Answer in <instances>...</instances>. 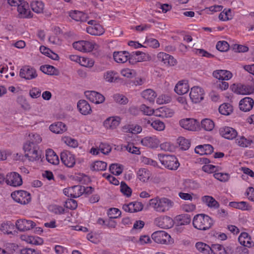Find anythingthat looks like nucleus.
<instances>
[{
    "label": "nucleus",
    "mask_w": 254,
    "mask_h": 254,
    "mask_svg": "<svg viewBox=\"0 0 254 254\" xmlns=\"http://www.w3.org/2000/svg\"><path fill=\"white\" fill-rule=\"evenodd\" d=\"M158 159L164 167L170 170H176L180 166L178 159L174 155L158 154Z\"/></svg>",
    "instance_id": "nucleus-3"
},
{
    "label": "nucleus",
    "mask_w": 254,
    "mask_h": 254,
    "mask_svg": "<svg viewBox=\"0 0 254 254\" xmlns=\"http://www.w3.org/2000/svg\"><path fill=\"white\" fill-rule=\"evenodd\" d=\"M120 73L122 76L128 79H131L136 75V71L133 69L128 68L122 69Z\"/></svg>",
    "instance_id": "nucleus-63"
},
{
    "label": "nucleus",
    "mask_w": 254,
    "mask_h": 254,
    "mask_svg": "<svg viewBox=\"0 0 254 254\" xmlns=\"http://www.w3.org/2000/svg\"><path fill=\"white\" fill-rule=\"evenodd\" d=\"M46 157L47 161L53 165H58L60 162L58 156L51 149L46 150Z\"/></svg>",
    "instance_id": "nucleus-43"
},
{
    "label": "nucleus",
    "mask_w": 254,
    "mask_h": 254,
    "mask_svg": "<svg viewBox=\"0 0 254 254\" xmlns=\"http://www.w3.org/2000/svg\"><path fill=\"white\" fill-rule=\"evenodd\" d=\"M6 183L12 187H19L22 185V180L18 173L12 172L6 175Z\"/></svg>",
    "instance_id": "nucleus-18"
},
{
    "label": "nucleus",
    "mask_w": 254,
    "mask_h": 254,
    "mask_svg": "<svg viewBox=\"0 0 254 254\" xmlns=\"http://www.w3.org/2000/svg\"><path fill=\"white\" fill-rule=\"evenodd\" d=\"M38 149L37 145L31 143H25L23 145L25 156L30 161H36L41 158V152Z\"/></svg>",
    "instance_id": "nucleus-4"
},
{
    "label": "nucleus",
    "mask_w": 254,
    "mask_h": 254,
    "mask_svg": "<svg viewBox=\"0 0 254 254\" xmlns=\"http://www.w3.org/2000/svg\"><path fill=\"white\" fill-rule=\"evenodd\" d=\"M160 141L158 137L154 135L147 136L140 140V144L145 147L151 149H156L159 146Z\"/></svg>",
    "instance_id": "nucleus-13"
},
{
    "label": "nucleus",
    "mask_w": 254,
    "mask_h": 254,
    "mask_svg": "<svg viewBox=\"0 0 254 254\" xmlns=\"http://www.w3.org/2000/svg\"><path fill=\"white\" fill-rule=\"evenodd\" d=\"M84 95L87 99L95 104H101L105 100L102 94L95 91H86Z\"/></svg>",
    "instance_id": "nucleus-20"
},
{
    "label": "nucleus",
    "mask_w": 254,
    "mask_h": 254,
    "mask_svg": "<svg viewBox=\"0 0 254 254\" xmlns=\"http://www.w3.org/2000/svg\"><path fill=\"white\" fill-rule=\"evenodd\" d=\"M39 50L42 54L49 57L52 60L55 61H58L60 59L59 56L58 54L53 52L49 48L44 46H41L40 47Z\"/></svg>",
    "instance_id": "nucleus-44"
},
{
    "label": "nucleus",
    "mask_w": 254,
    "mask_h": 254,
    "mask_svg": "<svg viewBox=\"0 0 254 254\" xmlns=\"http://www.w3.org/2000/svg\"><path fill=\"white\" fill-rule=\"evenodd\" d=\"M175 114L173 109L167 106H163L156 109L155 116L161 118L172 117Z\"/></svg>",
    "instance_id": "nucleus-25"
},
{
    "label": "nucleus",
    "mask_w": 254,
    "mask_h": 254,
    "mask_svg": "<svg viewBox=\"0 0 254 254\" xmlns=\"http://www.w3.org/2000/svg\"><path fill=\"white\" fill-rule=\"evenodd\" d=\"M177 143L179 144L180 148L184 150H188L190 144V142L188 139L182 136L179 137L177 139Z\"/></svg>",
    "instance_id": "nucleus-62"
},
{
    "label": "nucleus",
    "mask_w": 254,
    "mask_h": 254,
    "mask_svg": "<svg viewBox=\"0 0 254 254\" xmlns=\"http://www.w3.org/2000/svg\"><path fill=\"white\" fill-rule=\"evenodd\" d=\"M195 152L201 155L210 154L213 151V147L210 144H203L197 146Z\"/></svg>",
    "instance_id": "nucleus-40"
},
{
    "label": "nucleus",
    "mask_w": 254,
    "mask_h": 254,
    "mask_svg": "<svg viewBox=\"0 0 254 254\" xmlns=\"http://www.w3.org/2000/svg\"><path fill=\"white\" fill-rule=\"evenodd\" d=\"M200 127L205 131H210L214 128L215 124L212 120L206 118L201 120Z\"/></svg>",
    "instance_id": "nucleus-47"
},
{
    "label": "nucleus",
    "mask_w": 254,
    "mask_h": 254,
    "mask_svg": "<svg viewBox=\"0 0 254 254\" xmlns=\"http://www.w3.org/2000/svg\"><path fill=\"white\" fill-rule=\"evenodd\" d=\"M212 74L214 77L221 80H229L233 76L230 71L223 69L214 70Z\"/></svg>",
    "instance_id": "nucleus-32"
},
{
    "label": "nucleus",
    "mask_w": 254,
    "mask_h": 254,
    "mask_svg": "<svg viewBox=\"0 0 254 254\" xmlns=\"http://www.w3.org/2000/svg\"><path fill=\"white\" fill-rule=\"evenodd\" d=\"M210 253L213 254H226V252L224 247L220 244H212L210 246Z\"/></svg>",
    "instance_id": "nucleus-56"
},
{
    "label": "nucleus",
    "mask_w": 254,
    "mask_h": 254,
    "mask_svg": "<svg viewBox=\"0 0 254 254\" xmlns=\"http://www.w3.org/2000/svg\"><path fill=\"white\" fill-rule=\"evenodd\" d=\"M107 167L106 162L102 161H96L91 166L92 169L97 171H105Z\"/></svg>",
    "instance_id": "nucleus-55"
},
{
    "label": "nucleus",
    "mask_w": 254,
    "mask_h": 254,
    "mask_svg": "<svg viewBox=\"0 0 254 254\" xmlns=\"http://www.w3.org/2000/svg\"><path fill=\"white\" fill-rule=\"evenodd\" d=\"M155 224L163 229H169L174 225V220L168 216L162 215L156 218L154 220Z\"/></svg>",
    "instance_id": "nucleus-14"
},
{
    "label": "nucleus",
    "mask_w": 254,
    "mask_h": 254,
    "mask_svg": "<svg viewBox=\"0 0 254 254\" xmlns=\"http://www.w3.org/2000/svg\"><path fill=\"white\" fill-rule=\"evenodd\" d=\"M184 188L190 190H196L199 188V184L195 181L186 179L183 181Z\"/></svg>",
    "instance_id": "nucleus-52"
},
{
    "label": "nucleus",
    "mask_w": 254,
    "mask_h": 254,
    "mask_svg": "<svg viewBox=\"0 0 254 254\" xmlns=\"http://www.w3.org/2000/svg\"><path fill=\"white\" fill-rule=\"evenodd\" d=\"M16 228L21 232H27L31 230L36 226L35 222L24 218L17 219L15 222Z\"/></svg>",
    "instance_id": "nucleus-6"
},
{
    "label": "nucleus",
    "mask_w": 254,
    "mask_h": 254,
    "mask_svg": "<svg viewBox=\"0 0 254 254\" xmlns=\"http://www.w3.org/2000/svg\"><path fill=\"white\" fill-rule=\"evenodd\" d=\"M122 131L126 133H130L132 134H138L140 133L142 130V127L135 124L126 125L122 127Z\"/></svg>",
    "instance_id": "nucleus-34"
},
{
    "label": "nucleus",
    "mask_w": 254,
    "mask_h": 254,
    "mask_svg": "<svg viewBox=\"0 0 254 254\" xmlns=\"http://www.w3.org/2000/svg\"><path fill=\"white\" fill-rule=\"evenodd\" d=\"M202 201L208 207L217 209L219 207V203L212 196L204 195L201 198Z\"/></svg>",
    "instance_id": "nucleus-42"
},
{
    "label": "nucleus",
    "mask_w": 254,
    "mask_h": 254,
    "mask_svg": "<svg viewBox=\"0 0 254 254\" xmlns=\"http://www.w3.org/2000/svg\"><path fill=\"white\" fill-rule=\"evenodd\" d=\"M219 133L223 137L230 140L235 138L238 134L234 128L229 127H221L219 129Z\"/></svg>",
    "instance_id": "nucleus-27"
},
{
    "label": "nucleus",
    "mask_w": 254,
    "mask_h": 254,
    "mask_svg": "<svg viewBox=\"0 0 254 254\" xmlns=\"http://www.w3.org/2000/svg\"><path fill=\"white\" fill-rule=\"evenodd\" d=\"M200 162L203 164L201 167L202 170L207 174H214L215 172L219 171V167L210 164V160L206 158H201Z\"/></svg>",
    "instance_id": "nucleus-24"
},
{
    "label": "nucleus",
    "mask_w": 254,
    "mask_h": 254,
    "mask_svg": "<svg viewBox=\"0 0 254 254\" xmlns=\"http://www.w3.org/2000/svg\"><path fill=\"white\" fill-rule=\"evenodd\" d=\"M18 15L21 18H29L32 17L33 13L30 11L28 3L23 1L17 7Z\"/></svg>",
    "instance_id": "nucleus-23"
},
{
    "label": "nucleus",
    "mask_w": 254,
    "mask_h": 254,
    "mask_svg": "<svg viewBox=\"0 0 254 254\" xmlns=\"http://www.w3.org/2000/svg\"><path fill=\"white\" fill-rule=\"evenodd\" d=\"M151 176L152 174L150 171L145 168H141L137 172V179L142 183L147 182Z\"/></svg>",
    "instance_id": "nucleus-38"
},
{
    "label": "nucleus",
    "mask_w": 254,
    "mask_h": 254,
    "mask_svg": "<svg viewBox=\"0 0 254 254\" xmlns=\"http://www.w3.org/2000/svg\"><path fill=\"white\" fill-rule=\"evenodd\" d=\"M204 91L200 87L195 86L191 88L190 98L192 103H198L204 99Z\"/></svg>",
    "instance_id": "nucleus-12"
},
{
    "label": "nucleus",
    "mask_w": 254,
    "mask_h": 254,
    "mask_svg": "<svg viewBox=\"0 0 254 254\" xmlns=\"http://www.w3.org/2000/svg\"><path fill=\"white\" fill-rule=\"evenodd\" d=\"M20 239L27 244L33 245H41L44 242L43 239L38 236L27 234L21 235Z\"/></svg>",
    "instance_id": "nucleus-26"
},
{
    "label": "nucleus",
    "mask_w": 254,
    "mask_h": 254,
    "mask_svg": "<svg viewBox=\"0 0 254 254\" xmlns=\"http://www.w3.org/2000/svg\"><path fill=\"white\" fill-rule=\"evenodd\" d=\"M72 46L76 50L83 53H88L95 48L96 44L93 41L80 40L74 42Z\"/></svg>",
    "instance_id": "nucleus-5"
},
{
    "label": "nucleus",
    "mask_w": 254,
    "mask_h": 254,
    "mask_svg": "<svg viewBox=\"0 0 254 254\" xmlns=\"http://www.w3.org/2000/svg\"><path fill=\"white\" fill-rule=\"evenodd\" d=\"M49 129L53 133L61 134L67 130L66 125L62 122H58L52 124L49 127Z\"/></svg>",
    "instance_id": "nucleus-39"
},
{
    "label": "nucleus",
    "mask_w": 254,
    "mask_h": 254,
    "mask_svg": "<svg viewBox=\"0 0 254 254\" xmlns=\"http://www.w3.org/2000/svg\"><path fill=\"white\" fill-rule=\"evenodd\" d=\"M233 111V106L229 103H223L219 108V113L225 116L230 115Z\"/></svg>",
    "instance_id": "nucleus-53"
},
{
    "label": "nucleus",
    "mask_w": 254,
    "mask_h": 254,
    "mask_svg": "<svg viewBox=\"0 0 254 254\" xmlns=\"http://www.w3.org/2000/svg\"><path fill=\"white\" fill-rule=\"evenodd\" d=\"M237 145L242 147H248L251 145L252 140L244 136H238L235 140Z\"/></svg>",
    "instance_id": "nucleus-51"
},
{
    "label": "nucleus",
    "mask_w": 254,
    "mask_h": 254,
    "mask_svg": "<svg viewBox=\"0 0 254 254\" xmlns=\"http://www.w3.org/2000/svg\"><path fill=\"white\" fill-rule=\"evenodd\" d=\"M41 70L45 74L51 75H58L59 74V70L54 66L46 64L40 67Z\"/></svg>",
    "instance_id": "nucleus-46"
},
{
    "label": "nucleus",
    "mask_w": 254,
    "mask_h": 254,
    "mask_svg": "<svg viewBox=\"0 0 254 254\" xmlns=\"http://www.w3.org/2000/svg\"><path fill=\"white\" fill-rule=\"evenodd\" d=\"M129 53L127 51L115 52L113 53V58L115 61L119 64L129 62Z\"/></svg>",
    "instance_id": "nucleus-33"
},
{
    "label": "nucleus",
    "mask_w": 254,
    "mask_h": 254,
    "mask_svg": "<svg viewBox=\"0 0 254 254\" xmlns=\"http://www.w3.org/2000/svg\"><path fill=\"white\" fill-rule=\"evenodd\" d=\"M141 97L150 103H153L157 97L156 93L151 89H147L141 93Z\"/></svg>",
    "instance_id": "nucleus-41"
},
{
    "label": "nucleus",
    "mask_w": 254,
    "mask_h": 254,
    "mask_svg": "<svg viewBox=\"0 0 254 254\" xmlns=\"http://www.w3.org/2000/svg\"><path fill=\"white\" fill-rule=\"evenodd\" d=\"M157 57L160 62L166 66H174L177 64V61L173 56L164 52L159 53Z\"/></svg>",
    "instance_id": "nucleus-21"
},
{
    "label": "nucleus",
    "mask_w": 254,
    "mask_h": 254,
    "mask_svg": "<svg viewBox=\"0 0 254 254\" xmlns=\"http://www.w3.org/2000/svg\"><path fill=\"white\" fill-rule=\"evenodd\" d=\"M62 140L67 146L75 148L78 146V143L77 140L72 138L71 137L65 136L62 137Z\"/></svg>",
    "instance_id": "nucleus-61"
},
{
    "label": "nucleus",
    "mask_w": 254,
    "mask_h": 254,
    "mask_svg": "<svg viewBox=\"0 0 254 254\" xmlns=\"http://www.w3.org/2000/svg\"><path fill=\"white\" fill-rule=\"evenodd\" d=\"M231 89L234 93L242 95L250 94L254 91L252 86L242 84H233L231 86Z\"/></svg>",
    "instance_id": "nucleus-19"
},
{
    "label": "nucleus",
    "mask_w": 254,
    "mask_h": 254,
    "mask_svg": "<svg viewBox=\"0 0 254 254\" xmlns=\"http://www.w3.org/2000/svg\"><path fill=\"white\" fill-rule=\"evenodd\" d=\"M151 238L155 243L159 244L167 245L171 241L170 235L164 231L154 232L152 233Z\"/></svg>",
    "instance_id": "nucleus-9"
},
{
    "label": "nucleus",
    "mask_w": 254,
    "mask_h": 254,
    "mask_svg": "<svg viewBox=\"0 0 254 254\" xmlns=\"http://www.w3.org/2000/svg\"><path fill=\"white\" fill-rule=\"evenodd\" d=\"M89 25L86 27V32L90 35L95 36H100L105 32L104 28L101 25L95 20H89L88 21Z\"/></svg>",
    "instance_id": "nucleus-11"
},
{
    "label": "nucleus",
    "mask_w": 254,
    "mask_h": 254,
    "mask_svg": "<svg viewBox=\"0 0 254 254\" xmlns=\"http://www.w3.org/2000/svg\"><path fill=\"white\" fill-rule=\"evenodd\" d=\"M148 205L157 212L165 213L174 206V202L168 197L157 196L149 200Z\"/></svg>",
    "instance_id": "nucleus-1"
},
{
    "label": "nucleus",
    "mask_w": 254,
    "mask_h": 254,
    "mask_svg": "<svg viewBox=\"0 0 254 254\" xmlns=\"http://www.w3.org/2000/svg\"><path fill=\"white\" fill-rule=\"evenodd\" d=\"M61 159L62 163L67 167L72 168L75 164V156L69 151L64 150L62 152Z\"/></svg>",
    "instance_id": "nucleus-17"
},
{
    "label": "nucleus",
    "mask_w": 254,
    "mask_h": 254,
    "mask_svg": "<svg viewBox=\"0 0 254 254\" xmlns=\"http://www.w3.org/2000/svg\"><path fill=\"white\" fill-rule=\"evenodd\" d=\"M233 12L230 9H224L219 14V18L223 21H227L233 18Z\"/></svg>",
    "instance_id": "nucleus-59"
},
{
    "label": "nucleus",
    "mask_w": 254,
    "mask_h": 254,
    "mask_svg": "<svg viewBox=\"0 0 254 254\" xmlns=\"http://www.w3.org/2000/svg\"><path fill=\"white\" fill-rule=\"evenodd\" d=\"M69 15L72 19L76 21H84L86 20L87 18L86 14L77 10L70 11Z\"/></svg>",
    "instance_id": "nucleus-48"
},
{
    "label": "nucleus",
    "mask_w": 254,
    "mask_h": 254,
    "mask_svg": "<svg viewBox=\"0 0 254 254\" xmlns=\"http://www.w3.org/2000/svg\"><path fill=\"white\" fill-rule=\"evenodd\" d=\"M143 208V205L141 202L133 201L123 205V209L127 212L133 213L140 211Z\"/></svg>",
    "instance_id": "nucleus-22"
},
{
    "label": "nucleus",
    "mask_w": 254,
    "mask_h": 254,
    "mask_svg": "<svg viewBox=\"0 0 254 254\" xmlns=\"http://www.w3.org/2000/svg\"><path fill=\"white\" fill-rule=\"evenodd\" d=\"M139 109L144 115L148 116L154 115L155 116L156 109H154L145 104H142L140 105Z\"/></svg>",
    "instance_id": "nucleus-57"
},
{
    "label": "nucleus",
    "mask_w": 254,
    "mask_h": 254,
    "mask_svg": "<svg viewBox=\"0 0 254 254\" xmlns=\"http://www.w3.org/2000/svg\"><path fill=\"white\" fill-rule=\"evenodd\" d=\"M229 206L242 211H251L252 210V206L249 203L244 201L230 202Z\"/></svg>",
    "instance_id": "nucleus-35"
},
{
    "label": "nucleus",
    "mask_w": 254,
    "mask_h": 254,
    "mask_svg": "<svg viewBox=\"0 0 254 254\" xmlns=\"http://www.w3.org/2000/svg\"><path fill=\"white\" fill-rule=\"evenodd\" d=\"M15 226L11 221L4 222L0 225V230L4 234H11L14 229Z\"/></svg>",
    "instance_id": "nucleus-45"
},
{
    "label": "nucleus",
    "mask_w": 254,
    "mask_h": 254,
    "mask_svg": "<svg viewBox=\"0 0 254 254\" xmlns=\"http://www.w3.org/2000/svg\"><path fill=\"white\" fill-rule=\"evenodd\" d=\"M30 6L32 10L37 13H43L45 8L44 2L40 0L32 1L31 3Z\"/></svg>",
    "instance_id": "nucleus-49"
},
{
    "label": "nucleus",
    "mask_w": 254,
    "mask_h": 254,
    "mask_svg": "<svg viewBox=\"0 0 254 254\" xmlns=\"http://www.w3.org/2000/svg\"><path fill=\"white\" fill-rule=\"evenodd\" d=\"M189 88L188 81L183 79L177 83L174 88V91L178 95H184L189 91Z\"/></svg>",
    "instance_id": "nucleus-28"
},
{
    "label": "nucleus",
    "mask_w": 254,
    "mask_h": 254,
    "mask_svg": "<svg viewBox=\"0 0 254 254\" xmlns=\"http://www.w3.org/2000/svg\"><path fill=\"white\" fill-rule=\"evenodd\" d=\"M85 192V187L80 185L74 186L63 190V192L65 195L73 198L78 197Z\"/></svg>",
    "instance_id": "nucleus-10"
},
{
    "label": "nucleus",
    "mask_w": 254,
    "mask_h": 254,
    "mask_svg": "<svg viewBox=\"0 0 254 254\" xmlns=\"http://www.w3.org/2000/svg\"><path fill=\"white\" fill-rule=\"evenodd\" d=\"M124 167L122 165L115 163L111 164L109 167V170L114 175H121L123 171Z\"/></svg>",
    "instance_id": "nucleus-54"
},
{
    "label": "nucleus",
    "mask_w": 254,
    "mask_h": 254,
    "mask_svg": "<svg viewBox=\"0 0 254 254\" xmlns=\"http://www.w3.org/2000/svg\"><path fill=\"white\" fill-rule=\"evenodd\" d=\"M122 119L119 116H111L104 120L103 127L108 130H115L118 128L121 123Z\"/></svg>",
    "instance_id": "nucleus-16"
},
{
    "label": "nucleus",
    "mask_w": 254,
    "mask_h": 254,
    "mask_svg": "<svg viewBox=\"0 0 254 254\" xmlns=\"http://www.w3.org/2000/svg\"><path fill=\"white\" fill-rule=\"evenodd\" d=\"M180 126L185 129L194 131L199 129L200 123L193 118H186L179 121Z\"/></svg>",
    "instance_id": "nucleus-7"
},
{
    "label": "nucleus",
    "mask_w": 254,
    "mask_h": 254,
    "mask_svg": "<svg viewBox=\"0 0 254 254\" xmlns=\"http://www.w3.org/2000/svg\"><path fill=\"white\" fill-rule=\"evenodd\" d=\"M215 179L221 182H226L229 181L230 178L229 174L227 173L219 172L218 171L215 172L213 174Z\"/></svg>",
    "instance_id": "nucleus-58"
},
{
    "label": "nucleus",
    "mask_w": 254,
    "mask_h": 254,
    "mask_svg": "<svg viewBox=\"0 0 254 254\" xmlns=\"http://www.w3.org/2000/svg\"><path fill=\"white\" fill-rule=\"evenodd\" d=\"M103 78L105 82L114 83L119 80V76L118 72L116 71L110 70L104 72Z\"/></svg>",
    "instance_id": "nucleus-37"
},
{
    "label": "nucleus",
    "mask_w": 254,
    "mask_h": 254,
    "mask_svg": "<svg viewBox=\"0 0 254 254\" xmlns=\"http://www.w3.org/2000/svg\"><path fill=\"white\" fill-rule=\"evenodd\" d=\"M147 123L150 124L155 130L159 131H163L165 128L164 123L158 119H156L152 122L148 120L147 121Z\"/></svg>",
    "instance_id": "nucleus-50"
},
{
    "label": "nucleus",
    "mask_w": 254,
    "mask_h": 254,
    "mask_svg": "<svg viewBox=\"0 0 254 254\" xmlns=\"http://www.w3.org/2000/svg\"><path fill=\"white\" fill-rule=\"evenodd\" d=\"M240 244L247 248L254 247V242L252 240L251 236L246 232H242L238 238Z\"/></svg>",
    "instance_id": "nucleus-30"
},
{
    "label": "nucleus",
    "mask_w": 254,
    "mask_h": 254,
    "mask_svg": "<svg viewBox=\"0 0 254 254\" xmlns=\"http://www.w3.org/2000/svg\"><path fill=\"white\" fill-rule=\"evenodd\" d=\"M11 197L15 201L21 204H26L31 201V195L26 191L20 190L12 192Z\"/></svg>",
    "instance_id": "nucleus-8"
},
{
    "label": "nucleus",
    "mask_w": 254,
    "mask_h": 254,
    "mask_svg": "<svg viewBox=\"0 0 254 254\" xmlns=\"http://www.w3.org/2000/svg\"><path fill=\"white\" fill-rule=\"evenodd\" d=\"M196 249L201 253L204 254H210L211 249L210 246L202 242H197L195 244Z\"/></svg>",
    "instance_id": "nucleus-60"
},
{
    "label": "nucleus",
    "mask_w": 254,
    "mask_h": 254,
    "mask_svg": "<svg viewBox=\"0 0 254 254\" xmlns=\"http://www.w3.org/2000/svg\"><path fill=\"white\" fill-rule=\"evenodd\" d=\"M28 141L26 143H31L35 145L40 143L42 141V137L36 133H31L29 134Z\"/></svg>",
    "instance_id": "nucleus-64"
},
{
    "label": "nucleus",
    "mask_w": 254,
    "mask_h": 254,
    "mask_svg": "<svg viewBox=\"0 0 254 254\" xmlns=\"http://www.w3.org/2000/svg\"><path fill=\"white\" fill-rule=\"evenodd\" d=\"M19 75L21 77L28 80L34 78L37 76L35 70L29 66H25L21 68Z\"/></svg>",
    "instance_id": "nucleus-29"
},
{
    "label": "nucleus",
    "mask_w": 254,
    "mask_h": 254,
    "mask_svg": "<svg viewBox=\"0 0 254 254\" xmlns=\"http://www.w3.org/2000/svg\"><path fill=\"white\" fill-rule=\"evenodd\" d=\"M254 100L250 97H245L242 99L239 103V107L241 110L248 112L251 110L254 106Z\"/></svg>",
    "instance_id": "nucleus-36"
},
{
    "label": "nucleus",
    "mask_w": 254,
    "mask_h": 254,
    "mask_svg": "<svg viewBox=\"0 0 254 254\" xmlns=\"http://www.w3.org/2000/svg\"><path fill=\"white\" fill-rule=\"evenodd\" d=\"M192 223L194 227L197 229L205 230L210 228L213 220L207 215L198 214L194 216Z\"/></svg>",
    "instance_id": "nucleus-2"
},
{
    "label": "nucleus",
    "mask_w": 254,
    "mask_h": 254,
    "mask_svg": "<svg viewBox=\"0 0 254 254\" xmlns=\"http://www.w3.org/2000/svg\"><path fill=\"white\" fill-rule=\"evenodd\" d=\"M78 111L83 115H88L92 113V109L87 101L85 100H79L77 104Z\"/></svg>",
    "instance_id": "nucleus-31"
},
{
    "label": "nucleus",
    "mask_w": 254,
    "mask_h": 254,
    "mask_svg": "<svg viewBox=\"0 0 254 254\" xmlns=\"http://www.w3.org/2000/svg\"><path fill=\"white\" fill-rule=\"evenodd\" d=\"M129 63L131 64H134L138 62L148 61L150 60V56L146 53L136 51L129 54Z\"/></svg>",
    "instance_id": "nucleus-15"
}]
</instances>
